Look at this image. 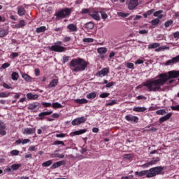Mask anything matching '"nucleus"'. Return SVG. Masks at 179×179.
<instances>
[{"instance_id": "obj_35", "label": "nucleus", "mask_w": 179, "mask_h": 179, "mask_svg": "<svg viewBox=\"0 0 179 179\" xmlns=\"http://www.w3.org/2000/svg\"><path fill=\"white\" fill-rule=\"evenodd\" d=\"M47 30V28L45 26L40 27L36 29V33H43Z\"/></svg>"}, {"instance_id": "obj_20", "label": "nucleus", "mask_w": 179, "mask_h": 179, "mask_svg": "<svg viewBox=\"0 0 179 179\" xmlns=\"http://www.w3.org/2000/svg\"><path fill=\"white\" fill-rule=\"evenodd\" d=\"M27 99H28V100H37V99H38V95L28 93L27 94Z\"/></svg>"}, {"instance_id": "obj_55", "label": "nucleus", "mask_w": 179, "mask_h": 179, "mask_svg": "<svg viewBox=\"0 0 179 179\" xmlns=\"http://www.w3.org/2000/svg\"><path fill=\"white\" fill-rule=\"evenodd\" d=\"M143 62H145V61L141 59H137L136 62H135V64L136 65H141V64H143Z\"/></svg>"}, {"instance_id": "obj_61", "label": "nucleus", "mask_w": 179, "mask_h": 179, "mask_svg": "<svg viewBox=\"0 0 179 179\" xmlns=\"http://www.w3.org/2000/svg\"><path fill=\"white\" fill-rule=\"evenodd\" d=\"M171 109L174 111H179V105H177L176 106H171Z\"/></svg>"}, {"instance_id": "obj_45", "label": "nucleus", "mask_w": 179, "mask_h": 179, "mask_svg": "<svg viewBox=\"0 0 179 179\" xmlns=\"http://www.w3.org/2000/svg\"><path fill=\"white\" fill-rule=\"evenodd\" d=\"M117 103H118V101H117V100H115V99H113L110 102L106 103V106H114L115 104H117Z\"/></svg>"}, {"instance_id": "obj_2", "label": "nucleus", "mask_w": 179, "mask_h": 179, "mask_svg": "<svg viewBox=\"0 0 179 179\" xmlns=\"http://www.w3.org/2000/svg\"><path fill=\"white\" fill-rule=\"evenodd\" d=\"M164 170V166H156L150 169L149 170L136 171L135 175L138 177H143L145 176L147 178H152V177H156V176H159L160 174H164L163 173Z\"/></svg>"}, {"instance_id": "obj_24", "label": "nucleus", "mask_w": 179, "mask_h": 179, "mask_svg": "<svg viewBox=\"0 0 179 179\" xmlns=\"http://www.w3.org/2000/svg\"><path fill=\"white\" fill-rule=\"evenodd\" d=\"M75 103H78V104H87V103H89V101L86 99H77L74 100Z\"/></svg>"}, {"instance_id": "obj_26", "label": "nucleus", "mask_w": 179, "mask_h": 179, "mask_svg": "<svg viewBox=\"0 0 179 179\" xmlns=\"http://www.w3.org/2000/svg\"><path fill=\"white\" fill-rule=\"evenodd\" d=\"M98 54H100V55H104V54H107V49L104 47L99 48L97 49Z\"/></svg>"}, {"instance_id": "obj_52", "label": "nucleus", "mask_w": 179, "mask_h": 179, "mask_svg": "<svg viewBox=\"0 0 179 179\" xmlns=\"http://www.w3.org/2000/svg\"><path fill=\"white\" fill-rule=\"evenodd\" d=\"M9 66H10V64H9V63H4L1 66V69H6V68H9Z\"/></svg>"}, {"instance_id": "obj_30", "label": "nucleus", "mask_w": 179, "mask_h": 179, "mask_svg": "<svg viewBox=\"0 0 179 179\" xmlns=\"http://www.w3.org/2000/svg\"><path fill=\"white\" fill-rule=\"evenodd\" d=\"M58 85V79H53L49 84V87H55Z\"/></svg>"}, {"instance_id": "obj_44", "label": "nucleus", "mask_w": 179, "mask_h": 179, "mask_svg": "<svg viewBox=\"0 0 179 179\" xmlns=\"http://www.w3.org/2000/svg\"><path fill=\"white\" fill-rule=\"evenodd\" d=\"M94 41L92 38H85L83 39V43H93Z\"/></svg>"}, {"instance_id": "obj_23", "label": "nucleus", "mask_w": 179, "mask_h": 179, "mask_svg": "<svg viewBox=\"0 0 179 179\" xmlns=\"http://www.w3.org/2000/svg\"><path fill=\"white\" fill-rule=\"evenodd\" d=\"M85 28L87 29V30H92L94 29V23L92 22H87L85 24Z\"/></svg>"}, {"instance_id": "obj_21", "label": "nucleus", "mask_w": 179, "mask_h": 179, "mask_svg": "<svg viewBox=\"0 0 179 179\" xmlns=\"http://www.w3.org/2000/svg\"><path fill=\"white\" fill-rule=\"evenodd\" d=\"M85 132H86V129L78 130V131L71 133L70 136H75V135H82V134H85Z\"/></svg>"}, {"instance_id": "obj_36", "label": "nucleus", "mask_w": 179, "mask_h": 179, "mask_svg": "<svg viewBox=\"0 0 179 179\" xmlns=\"http://www.w3.org/2000/svg\"><path fill=\"white\" fill-rule=\"evenodd\" d=\"M52 108H62L64 106L58 102H55L52 104Z\"/></svg>"}, {"instance_id": "obj_3", "label": "nucleus", "mask_w": 179, "mask_h": 179, "mask_svg": "<svg viewBox=\"0 0 179 179\" xmlns=\"http://www.w3.org/2000/svg\"><path fill=\"white\" fill-rule=\"evenodd\" d=\"M73 72H82L86 69L89 62L82 58L73 59L69 64Z\"/></svg>"}, {"instance_id": "obj_8", "label": "nucleus", "mask_w": 179, "mask_h": 179, "mask_svg": "<svg viewBox=\"0 0 179 179\" xmlns=\"http://www.w3.org/2000/svg\"><path fill=\"white\" fill-rule=\"evenodd\" d=\"M89 15L94 19V20H96L97 22H99V20H100V12L99 11H91L89 13Z\"/></svg>"}, {"instance_id": "obj_13", "label": "nucleus", "mask_w": 179, "mask_h": 179, "mask_svg": "<svg viewBox=\"0 0 179 179\" xmlns=\"http://www.w3.org/2000/svg\"><path fill=\"white\" fill-rule=\"evenodd\" d=\"M36 133V128H26L23 130L24 135H33Z\"/></svg>"}, {"instance_id": "obj_54", "label": "nucleus", "mask_w": 179, "mask_h": 179, "mask_svg": "<svg viewBox=\"0 0 179 179\" xmlns=\"http://www.w3.org/2000/svg\"><path fill=\"white\" fill-rule=\"evenodd\" d=\"M86 13H90V11L89 10V9L87 8H83L82 10H81V14L82 15H85Z\"/></svg>"}, {"instance_id": "obj_34", "label": "nucleus", "mask_w": 179, "mask_h": 179, "mask_svg": "<svg viewBox=\"0 0 179 179\" xmlns=\"http://www.w3.org/2000/svg\"><path fill=\"white\" fill-rule=\"evenodd\" d=\"M38 107V104L36 103H30L28 106L29 110H36Z\"/></svg>"}, {"instance_id": "obj_57", "label": "nucleus", "mask_w": 179, "mask_h": 179, "mask_svg": "<svg viewBox=\"0 0 179 179\" xmlns=\"http://www.w3.org/2000/svg\"><path fill=\"white\" fill-rule=\"evenodd\" d=\"M124 159H127L128 160H129V159H132V154L124 155Z\"/></svg>"}, {"instance_id": "obj_22", "label": "nucleus", "mask_w": 179, "mask_h": 179, "mask_svg": "<svg viewBox=\"0 0 179 179\" xmlns=\"http://www.w3.org/2000/svg\"><path fill=\"white\" fill-rule=\"evenodd\" d=\"M97 96V92H93L91 93H89L86 95L87 99H89L90 100H93V99H96V96Z\"/></svg>"}, {"instance_id": "obj_32", "label": "nucleus", "mask_w": 179, "mask_h": 179, "mask_svg": "<svg viewBox=\"0 0 179 179\" xmlns=\"http://www.w3.org/2000/svg\"><path fill=\"white\" fill-rule=\"evenodd\" d=\"M8 33H9L8 29L0 30V37H5L6 36H8Z\"/></svg>"}, {"instance_id": "obj_15", "label": "nucleus", "mask_w": 179, "mask_h": 179, "mask_svg": "<svg viewBox=\"0 0 179 179\" xmlns=\"http://www.w3.org/2000/svg\"><path fill=\"white\" fill-rule=\"evenodd\" d=\"M26 26V22L24 20H20L19 23L13 26L14 29H22Z\"/></svg>"}, {"instance_id": "obj_48", "label": "nucleus", "mask_w": 179, "mask_h": 179, "mask_svg": "<svg viewBox=\"0 0 179 179\" xmlns=\"http://www.w3.org/2000/svg\"><path fill=\"white\" fill-rule=\"evenodd\" d=\"M28 150L29 152H36L37 150V146L36 145H31L29 148Z\"/></svg>"}, {"instance_id": "obj_28", "label": "nucleus", "mask_w": 179, "mask_h": 179, "mask_svg": "<svg viewBox=\"0 0 179 179\" xmlns=\"http://www.w3.org/2000/svg\"><path fill=\"white\" fill-rule=\"evenodd\" d=\"M153 13H155V9L152 8L143 13V16L146 19L148 16H150V15H153Z\"/></svg>"}, {"instance_id": "obj_41", "label": "nucleus", "mask_w": 179, "mask_h": 179, "mask_svg": "<svg viewBox=\"0 0 179 179\" xmlns=\"http://www.w3.org/2000/svg\"><path fill=\"white\" fill-rule=\"evenodd\" d=\"M10 96V92H1L0 93V98H5V97H9Z\"/></svg>"}, {"instance_id": "obj_39", "label": "nucleus", "mask_w": 179, "mask_h": 179, "mask_svg": "<svg viewBox=\"0 0 179 179\" xmlns=\"http://www.w3.org/2000/svg\"><path fill=\"white\" fill-rule=\"evenodd\" d=\"M52 164V161L49 160L42 164L43 167H50Z\"/></svg>"}, {"instance_id": "obj_63", "label": "nucleus", "mask_w": 179, "mask_h": 179, "mask_svg": "<svg viewBox=\"0 0 179 179\" xmlns=\"http://www.w3.org/2000/svg\"><path fill=\"white\" fill-rule=\"evenodd\" d=\"M121 179H134V176H122L121 178Z\"/></svg>"}, {"instance_id": "obj_9", "label": "nucleus", "mask_w": 179, "mask_h": 179, "mask_svg": "<svg viewBox=\"0 0 179 179\" xmlns=\"http://www.w3.org/2000/svg\"><path fill=\"white\" fill-rule=\"evenodd\" d=\"M108 73H110V69L108 68H103L96 73V76L102 78V76H107Z\"/></svg>"}, {"instance_id": "obj_50", "label": "nucleus", "mask_w": 179, "mask_h": 179, "mask_svg": "<svg viewBox=\"0 0 179 179\" xmlns=\"http://www.w3.org/2000/svg\"><path fill=\"white\" fill-rule=\"evenodd\" d=\"M126 66H127V68H129V69H134V65L133 63L127 62L126 64Z\"/></svg>"}, {"instance_id": "obj_18", "label": "nucleus", "mask_w": 179, "mask_h": 179, "mask_svg": "<svg viewBox=\"0 0 179 179\" xmlns=\"http://www.w3.org/2000/svg\"><path fill=\"white\" fill-rule=\"evenodd\" d=\"M146 110H148V108H146L145 107H141V106L134 107L133 108V111H135L136 113H145Z\"/></svg>"}, {"instance_id": "obj_40", "label": "nucleus", "mask_w": 179, "mask_h": 179, "mask_svg": "<svg viewBox=\"0 0 179 179\" xmlns=\"http://www.w3.org/2000/svg\"><path fill=\"white\" fill-rule=\"evenodd\" d=\"M11 78L13 80H17L19 78V73H17V72H13Z\"/></svg>"}, {"instance_id": "obj_11", "label": "nucleus", "mask_w": 179, "mask_h": 179, "mask_svg": "<svg viewBox=\"0 0 179 179\" xmlns=\"http://www.w3.org/2000/svg\"><path fill=\"white\" fill-rule=\"evenodd\" d=\"M139 5V1L138 0H130L129 3V10H134L136 6Z\"/></svg>"}, {"instance_id": "obj_37", "label": "nucleus", "mask_w": 179, "mask_h": 179, "mask_svg": "<svg viewBox=\"0 0 179 179\" xmlns=\"http://www.w3.org/2000/svg\"><path fill=\"white\" fill-rule=\"evenodd\" d=\"M22 167V164H14L11 165V169L12 170H18V169H20Z\"/></svg>"}, {"instance_id": "obj_62", "label": "nucleus", "mask_w": 179, "mask_h": 179, "mask_svg": "<svg viewBox=\"0 0 179 179\" xmlns=\"http://www.w3.org/2000/svg\"><path fill=\"white\" fill-rule=\"evenodd\" d=\"M71 40V37L70 36H66L64 39H63V41L64 43H68L69 42V41Z\"/></svg>"}, {"instance_id": "obj_60", "label": "nucleus", "mask_w": 179, "mask_h": 179, "mask_svg": "<svg viewBox=\"0 0 179 179\" xmlns=\"http://www.w3.org/2000/svg\"><path fill=\"white\" fill-rule=\"evenodd\" d=\"M65 136H66V134L64 133L56 134V138H65Z\"/></svg>"}, {"instance_id": "obj_7", "label": "nucleus", "mask_w": 179, "mask_h": 179, "mask_svg": "<svg viewBox=\"0 0 179 179\" xmlns=\"http://www.w3.org/2000/svg\"><path fill=\"white\" fill-rule=\"evenodd\" d=\"M86 122V118L85 117H77L72 120L71 125H80V124H85Z\"/></svg>"}, {"instance_id": "obj_12", "label": "nucleus", "mask_w": 179, "mask_h": 179, "mask_svg": "<svg viewBox=\"0 0 179 179\" xmlns=\"http://www.w3.org/2000/svg\"><path fill=\"white\" fill-rule=\"evenodd\" d=\"M0 135L1 136H5L6 135V126L5 123L0 120Z\"/></svg>"}, {"instance_id": "obj_6", "label": "nucleus", "mask_w": 179, "mask_h": 179, "mask_svg": "<svg viewBox=\"0 0 179 179\" xmlns=\"http://www.w3.org/2000/svg\"><path fill=\"white\" fill-rule=\"evenodd\" d=\"M159 162H160V158L153 157L150 162L141 165V167L143 169H148V168L150 167L151 166H155V164H157V163H159Z\"/></svg>"}, {"instance_id": "obj_14", "label": "nucleus", "mask_w": 179, "mask_h": 179, "mask_svg": "<svg viewBox=\"0 0 179 179\" xmlns=\"http://www.w3.org/2000/svg\"><path fill=\"white\" fill-rule=\"evenodd\" d=\"M171 115H173V113H169L166 114V115L160 117L159 118L160 124L164 122L165 121H167L168 120H170L171 118Z\"/></svg>"}, {"instance_id": "obj_49", "label": "nucleus", "mask_w": 179, "mask_h": 179, "mask_svg": "<svg viewBox=\"0 0 179 179\" xmlns=\"http://www.w3.org/2000/svg\"><path fill=\"white\" fill-rule=\"evenodd\" d=\"M117 15H118V16H120L121 17H128V16H129V13H124L122 12L118 13Z\"/></svg>"}, {"instance_id": "obj_64", "label": "nucleus", "mask_w": 179, "mask_h": 179, "mask_svg": "<svg viewBox=\"0 0 179 179\" xmlns=\"http://www.w3.org/2000/svg\"><path fill=\"white\" fill-rule=\"evenodd\" d=\"M173 37L174 38H179V32L173 33Z\"/></svg>"}, {"instance_id": "obj_29", "label": "nucleus", "mask_w": 179, "mask_h": 179, "mask_svg": "<svg viewBox=\"0 0 179 179\" xmlns=\"http://www.w3.org/2000/svg\"><path fill=\"white\" fill-rule=\"evenodd\" d=\"M17 13L19 16H23L24 13H26V10H24V8L20 6L17 8Z\"/></svg>"}, {"instance_id": "obj_10", "label": "nucleus", "mask_w": 179, "mask_h": 179, "mask_svg": "<svg viewBox=\"0 0 179 179\" xmlns=\"http://www.w3.org/2000/svg\"><path fill=\"white\" fill-rule=\"evenodd\" d=\"M126 121H129V122H138L139 121V117L137 116H134L132 115H127L125 116Z\"/></svg>"}, {"instance_id": "obj_56", "label": "nucleus", "mask_w": 179, "mask_h": 179, "mask_svg": "<svg viewBox=\"0 0 179 179\" xmlns=\"http://www.w3.org/2000/svg\"><path fill=\"white\" fill-rule=\"evenodd\" d=\"M69 61V57L68 56H64L63 57V64H66V62H68Z\"/></svg>"}, {"instance_id": "obj_17", "label": "nucleus", "mask_w": 179, "mask_h": 179, "mask_svg": "<svg viewBox=\"0 0 179 179\" xmlns=\"http://www.w3.org/2000/svg\"><path fill=\"white\" fill-rule=\"evenodd\" d=\"M64 163H65V161H59V162H55L52 165L51 169H52L53 170L55 169H58V167H61V166L64 165Z\"/></svg>"}, {"instance_id": "obj_31", "label": "nucleus", "mask_w": 179, "mask_h": 179, "mask_svg": "<svg viewBox=\"0 0 179 179\" xmlns=\"http://www.w3.org/2000/svg\"><path fill=\"white\" fill-rule=\"evenodd\" d=\"M158 47H160V44L158 43H154L148 45V48L150 50H152L153 48H158Z\"/></svg>"}, {"instance_id": "obj_27", "label": "nucleus", "mask_w": 179, "mask_h": 179, "mask_svg": "<svg viewBox=\"0 0 179 179\" xmlns=\"http://www.w3.org/2000/svg\"><path fill=\"white\" fill-rule=\"evenodd\" d=\"M67 29H69V30L70 31H78V27H76V25L73 24H70L67 26Z\"/></svg>"}, {"instance_id": "obj_47", "label": "nucleus", "mask_w": 179, "mask_h": 179, "mask_svg": "<svg viewBox=\"0 0 179 179\" xmlns=\"http://www.w3.org/2000/svg\"><path fill=\"white\" fill-rule=\"evenodd\" d=\"M108 96H110V93L103 92L99 95V97L101 99H106V98L108 97Z\"/></svg>"}, {"instance_id": "obj_19", "label": "nucleus", "mask_w": 179, "mask_h": 179, "mask_svg": "<svg viewBox=\"0 0 179 179\" xmlns=\"http://www.w3.org/2000/svg\"><path fill=\"white\" fill-rule=\"evenodd\" d=\"M51 114H52V111L42 112L38 114V117H40L39 120H43L44 117H46V115H51Z\"/></svg>"}, {"instance_id": "obj_33", "label": "nucleus", "mask_w": 179, "mask_h": 179, "mask_svg": "<svg viewBox=\"0 0 179 179\" xmlns=\"http://www.w3.org/2000/svg\"><path fill=\"white\" fill-rule=\"evenodd\" d=\"M150 23L152 24V26H157V24L160 23V20L159 18H155V20H152Z\"/></svg>"}, {"instance_id": "obj_53", "label": "nucleus", "mask_w": 179, "mask_h": 179, "mask_svg": "<svg viewBox=\"0 0 179 179\" xmlns=\"http://www.w3.org/2000/svg\"><path fill=\"white\" fill-rule=\"evenodd\" d=\"M53 145H62L63 146H65V143H64V141H55Z\"/></svg>"}, {"instance_id": "obj_46", "label": "nucleus", "mask_w": 179, "mask_h": 179, "mask_svg": "<svg viewBox=\"0 0 179 179\" xmlns=\"http://www.w3.org/2000/svg\"><path fill=\"white\" fill-rule=\"evenodd\" d=\"M100 13H101V16L103 20H106V19H107V17H108V15H107V13H106V12L101 11Z\"/></svg>"}, {"instance_id": "obj_25", "label": "nucleus", "mask_w": 179, "mask_h": 179, "mask_svg": "<svg viewBox=\"0 0 179 179\" xmlns=\"http://www.w3.org/2000/svg\"><path fill=\"white\" fill-rule=\"evenodd\" d=\"M21 76L26 82H31V78L27 73H21Z\"/></svg>"}, {"instance_id": "obj_42", "label": "nucleus", "mask_w": 179, "mask_h": 179, "mask_svg": "<svg viewBox=\"0 0 179 179\" xmlns=\"http://www.w3.org/2000/svg\"><path fill=\"white\" fill-rule=\"evenodd\" d=\"M52 157H58L59 159H64V157H65V155L63 154H52Z\"/></svg>"}, {"instance_id": "obj_16", "label": "nucleus", "mask_w": 179, "mask_h": 179, "mask_svg": "<svg viewBox=\"0 0 179 179\" xmlns=\"http://www.w3.org/2000/svg\"><path fill=\"white\" fill-rule=\"evenodd\" d=\"M162 13H163V10H159L155 11V12L154 11L153 16L155 17H158L157 19H159L160 20V19H163V17H164V15Z\"/></svg>"}, {"instance_id": "obj_59", "label": "nucleus", "mask_w": 179, "mask_h": 179, "mask_svg": "<svg viewBox=\"0 0 179 179\" xmlns=\"http://www.w3.org/2000/svg\"><path fill=\"white\" fill-rule=\"evenodd\" d=\"M42 106H44L45 107H51L52 104L48 102H43Z\"/></svg>"}, {"instance_id": "obj_38", "label": "nucleus", "mask_w": 179, "mask_h": 179, "mask_svg": "<svg viewBox=\"0 0 179 179\" xmlns=\"http://www.w3.org/2000/svg\"><path fill=\"white\" fill-rule=\"evenodd\" d=\"M156 114L157 115H164V114H167V112L164 109H161V110H157Z\"/></svg>"}, {"instance_id": "obj_51", "label": "nucleus", "mask_w": 179, "mask_h": 179, "mask_svg": "<svg viewBox=\"0 0 179 179\" xmlns=\"http://www.w3.org/2000/svg\"><path fill=\"white\" fill-rule=\"evenodd\" d=\"M19 153L20 152L17 150H14L10 152V155H12L13 156H17L19 155Z\"/></svg>"}, {"instance_id": "obj_1", "label": "nucleus", "mask_w": 179, "mask_h": 179, "mask_svg": "<svg viewBox=\"0 0 179 179\" xmlns=\"http://www.w3.org/2000/svg\"><path fill=\"white\" fill-rule=\"evenodd\" d=\"M178 77L179 71L173 70L144 82L143 86L147 87L148 92H164L167 89L164 85H171L174 82L171 79H177Z\"/></svg>"}, {"instance_id": "obj_5", "label": "nucleus", "mask_w": 179, "mask_h": 179, "mask_svg": "<svg viewBox=\"0 0 179 179\" xmlns=\"http://www.w3.org/2000/svg\"><path fill=\"white\" fill-rule=\"evenodd\" d=\"M62 45V42L57 41L55 43L54 45L50 48V51H55V52H64L66 50V48H64Z\"/></svg>"}, {"instance_id": "obj_58", "label": "nucleus", "mask_w": 179, "mask_h": 179, "mask_svg": "<svg viewBox=\"0 0 179 179\" xmlns=\"http://www.w3.org/2000/svg\"><path fill=\"white\" fill-rule=\"evenodd\" d=\"M11 57L14 59V58H17L19 57V53L17 52H12L11 53Z\"/></svg>"}, {"instance_id": "obj_43", "label": "nucleus", "mask_w": 179, "mask_h": 179, "mask_svg": "<svg viewBox=\"0 0 179 179\" xmlns=\"http://www.w3.org/2000/svg\"><path fill=\"white\" fill-rule=\"evenodd\" d=\"M173 24V20H169L164 23L165 27H170Z\"/></svg>"}, {"instance_id": "obj_4", "label": "nucleus", "mask_w": 179, "mask_h": 179, "mask_svg": "<svg viewBox=\"0 0 179 179\" xmlns=\"http://www.w3.org/2000/svg\"><path fill=\"white\" fill-rule=\"evenodd\" d=\"M71 13H72V9L66 8L58 12L56 14V17L57 19H64V17H69V16H71Z\"/></svg>"}]
</instances>
